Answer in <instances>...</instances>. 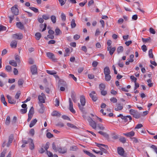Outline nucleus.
Returning <instances> with one entry per match:
<instances>
[{
  "instance_id": "f257e3e1",
  "label": "nucleus",
  "mask_w": 157,
  "mask_h": 157,
  "mask_svg": "<svg viewBox=\"0 0 157 157\" xmlns=\"http://www.w3.org/2000/svg\"><path fill=\"white\" fill-rule=\"evenodd\" d=\"M130 113L133 115L134 117L136 119H139L141 116V114L137 110L133 109H131L129 111Z\"/></svg>"
},
{
  "instance_id": "f03ea898",
  "label": "nucleus",
  "mask_w": 157,
  "mask_h": 157,
  "mask_svg": "<svg viewBox=\"0 0 157 157\" xmlns=\"http://www.w3.org/2000/svg\"><path fill=\"white\" fill-rule=\"evenodd\" d=\"M87 121L89 123L90 125L93 128L96 129L97 128V124L93 120V119L91 118L90 117H89L87 118Z\"/></svg>"
},
{
  "instance_id": "7ed1b4c3",
  "label": "nucleus",
  "mask_w": 157,
  "mask_h": 157,
  "mask_svg": "<svg viewBox=\"0 0 157 157\" xmlns=\"http://www.w3.org/2000/svg\"><path fill=\"white\" fill-rule=\"evenodd\" d=\"M118 117H120L123 120L124 122H128V120L130 121L132 120V118L130 116H123L122 114H120L117 116Z\"/></svg>"
},
{
  "instance_id": "20e7f679",
  "label": "nucleus",
  "mask_w": 157,
  "mask_h": 157,
  "mask_svg": "<svg viewBox=\"0 0 157 157\" xmlns=\"http://www.w3.org/2000/svg\"><path fill=\"white\" fill-rule=\"evenodd\" d=\"M47 56L50 59H52V61L54 62H56L57 59L56 58L54 54L51 52H48L46 54Z\"/></svg>"
},
{
  "instance_id": "39448f33",
  "label": "nucleus",
  "mask_w": 157,
  "mask_h": 157,
  "mask_svg": "<svg viewBox=\"0 0 157 157\" xmlns=\"http://www.w3.org/2000/svg\"><path fill=\"white\" fill-rule=\"evenodd\" d=\"M89 96L91 98L93 101H96L97 100V94L95 91H93L89 94Z\"/></svg>"
},
{
  "instance_id": "423d86ee",
  "label": "nucleus",
  "mask_w": 157,
  "mask_h": 157,
  "mask_svg": "<svg viewBox=\"0 0 157 157\" xmlns=\"http://www.w3.org/2000/svg\"><path fill=\"white\" fill-rule=\"evenodd\" d=\"M69 109L70 111L73 113H75V111L73 108V104L72 101L71 99L70 98H69Z\"/></svg>"
},
{
  "instance_id": "0eeeda50",
  "label": "nucleus",
  "mask_w": 157,
  "mask_h": 157,
  "mask_svg": "<svg viewBox=\"0 0 157 157\" xmlns=\"http://www.w3.org/2000/svg\"><path fill=\"white\" fill-rule=\"evenodd\" d=\"M12 37L14 39L21 40L23 38V36L22 33H19L13 34L12 35Z\"/></svg>"
},
{
  "instance_id": "6e6552de",
  "label": "nucleus",
  "mask_w": 157,
  "mask_h": 157,
  "mask_svg": "<svg viewBox=\"0 0 157 157\" xmlns=\"http://www.w3.org/2000/svg\"><path fill=\"white\" fill-rule=\"evenodd\" d=\"M31 72L32 75H35L37 73V69L36 66L35 65L31 66L30 68Z\"/></svg>"
},
{
  "instance_id": "1a4fd4ad",
  "label": "nucleus",
  "mask_w": 157,
  "mask_h": 157,
  "mask_svg": "<svg viewBox=\"0 0 157 157\" xmlns=\"http://www.w3.org/2000/svg\"><path fill=\"white\" fill-rule=\"evenodd\" d=\"M11 10L12 13L14 15L17 16L18 14V9L15 6L12 7Z\"/></svg>"
},
{
  "instance_id": "9d476101",
  "label": "nucleus",
  "mask_w": 157,
  "mask_h": 157,
  "mask_svg": "<svg viewBox=\"0 0 157 157\" xmlns=\"http://www.w3.org/2000/svg\"><path fill=\"white\" fill-rule=\"evenodd\" d=\"M117 153L120 155L123 156L124 152V149L121 147H118L117 148Z\"/></svg>"
},
{
  "instance_id": "9b49d317",
  "label": "nucleus",
  "mask_w": 157,
  "mask_h": 157,
  "mask_svg": "<svg viewBox=\"0 0 157 157\" xmlns=\"http://www.w3.org/2000/svg\"><path fill=\"white\" fill-rule=\"evenodd\" d=\"M7 98L8 99V102L9 103L11 104H15L16 103L15 100L12 98V97L9 95H7Z\"/></svg>"
},
{
  "instance_id": "f8f14e48",
  "label": "nucleus",
  "mask_w": 157,
  "mask_h": 157,
  "mask_svg": "<svg viewBox=\"0 0 157 157\" xmlns=\"http://www.w3.org/2000/svg\"><path fill=\"white\" fill-rule=\"evenodd\" d=\"M57 151L60 153L64 154L67 152V149L65 147L62 148L60 147L57 148Z\"/></svg>"
},
{
  "instance_id": "ddd939ff",
  "label": "nucleus",
  "mask_w": 157,
  "mask_h": 157,
  "mask_svg": "<svg viewBox=\"0 0 157 157\" xmlns=\"http://www.w3.org/2000/svg\"><path fill=\"white\" fill-rule=\"evenodd\" d=\"M29 140H30L29 143V148L31 150H33L34 149L35 146L33 142V139L29 138Z\"/></svg>"
},
{
  "instance_id": "4468645a",
  "label": "nucleus",
  "mask_w": 157,
  "mask_h": 157,
  "mask_svg": "<svg viewBox=\"0 0 157 157\" xmlns=\"http://www.w3.org/2000/svg\"><path fill=\"white\" fill-rule=\"evenodd\" d=\"M80 102L81 105H85L86 103L85 98L84 96L81 95L80 96Z\"/></svg>"
},
{
  "instance_id": "2eb2a0df",
  "label": "nucleus",
  "mask_w": 157,
  "mask_h": 157,
  "mask_svg": "<svg viewBox=\"0 0 157 157\" xmlns=\"http://www.w3.org/2000/svg\"><path fill=\"white\" fill-rule=\"evenodd\" d=\"M104 75L110 74L111 72L109 68L108 67H106L104 69Z\"/></svg>"
},
{
  "instance_id": "dca6fc26",
  "label": "nucleus",
  "mask_w": 157,
  "mask_h": 157,
  "mask_svg": "<svg viewBox=\"0 0 157 157\" xmlns=\"http://www.w3.org/2000/svg\"><path fill=\"white\" fill-rule=\"evenodd\" d=\"M17 27L21 29H23L24 28L23 25L21 22H17L16 23Z\"/></svg>"
},
{
  "instance_id": "f3484780",
  "label": "nucleus",
  "mask_w": 157,
  "mask_h": 157,
  "mask_svg": "<svg viewBox=\"0 0 157 157\" xmlns=\"http://www.w3.org/2000/svg\"><path fill=\"white\" fill-rule=\"evenodd\" d=\"M71 96L73 101L76 103L77 101V100L76 98L75 95V92L74 91H71Z\"/></svg>"
},
{
  "instance_id": "a211bd4d",
  "label": "nucleus",
  "mask_w": 157,
  "mask_h": 157,
  "mask_svg": "<svg viewBox=\"0 0 157 157\" xmlns=\"http://www.w3.org/2000/svg\"><path fill=\"white\" fill-rule=\"evenodd\" d=\"M1 100L5 105L7 106V103L5 101L4 96L3 94L1 95Z\"/></svg>"
},
{
  "instance_id": "6ab92c4d",
  "label": "nucleus",
  "mask_w": 157,
  "mask_h": 157,
  "mask_svg": "<svg viewBox=\"0 0 157 157\" xmlns=\"http://www.w3.org/2000/svg\"><path fill=\"white\" fill-rule=\"evenodd\" d=\"M17 42L16 40L12 41L10 43V46L12 48H15L17 47Z\"/></svg>"
},
{
  "instance_id": "aec40b11",
  "label": "nucleus",
  "mask_w": 157,
  "mask_h": 157,
  "mask_svg": "<svg viewBox=\"0 0 157 157\" xmlns=\"http://www.w3.org/2000/svg\"><path fill=\"white\" fill-rule=\"evenodd\" d=\"M37 120L36 119H35L32 120L29 124V127L30 128L33 127L37 122Z\"/></svg>"
},
{
  "instance_id": "412c9836",
  "label": "nucleus",
  "mask_w": 157,
  "mask_h": 157,
  "mask_svg": "<svg viewBox=\"0 0 157 157\" xmlns=\"http://www.w3.org/2000/svg\"><path fill=\"white\" fill-rule=\"evenodd\" d=\"M52 115L53 116L60 117L61 116V114L57 111H54L52 113Z\"/></svg>"
},
{
  "instance_id": "4be33fe9",
  "label": "nucleus",
  "mask_w": 157,
  "mask_h": 157,
  "mask_svg": "<svg viewBox=\"0 0 157 157\" xmlns=\"http://www.w3.org/2000/svg\"><path fill=\"white\" fill-rule=\"evenodd\" d=\"M98 133L101 135L103 136L106 138L108 139L109 138V135L105 132H104L101 131L98 132Z\"/></svg>"
},
{
  "instance_id": "5701e85b",
  "label": "nucleus",
  "mask_w": 157,
  "mask_h": 157,
  "mask_svg": "<svg viewBox=\"0 0 157 157\" xmlns=\"http://www.w3.org/2000/svg\"><path fill=\"white\" fill-rule=\"evenodd\" d=\"M76 24L75 23V20L74 19H72L71 22V26L72 29H73L76 27Z\"/></svg>"
},
{
  "instance_id": "b1692460",
  "label": "nucleus",
  "mask_w": 157,
  "mask_h": 157,
  "mask_svg": "<svg viewBox=\"0 0 157 157\" xmlns=\"http://www.w3.org/2000/svg\"><path fill=\"white\" fill-rule=\"evenodd\" d=\"M9 64L14 67H17V62L13 60H10L9 62Z\"/></svg>"
},
{
  "instance_id": "393cba45",
  "label": "nucleus",
  "mask_w": 157,
  "mask_h": 157,
  "mask_svg": "<svg viewBox=\"0 0 157 157\" xmlns=\"http://www.w3.org/2000/svg\"><path fill=\"white\" fill-rule=\"evenodd\" d=\"M78 105L79 108L80 110L83 113H84L85 111V109L83 107L84 105H80L79 103H78Z\"/></svg>"
},
{
  "instance_id": "a878e982",
  "label": "nucleus",
  "mask_w": 157,
  "mask_h": 157,
  "mask_svg": "<svg viewBox=\"0 0 157 157\" xmlns=\"http://www.w3.org/2000/svg\"><path fill=\"white\" fill-rule=\"evenodd\" d=\"M105 79L106 81H109L111 78V77L110 74H105Z\"/></svg>"
},
{
  "instance_id": "bb28decb",
  "label": "nucleus",
  "mask_w": 157,
  "mask_h": 157,
  "mask_svg": "<svg viewBox=\"0 0 157 157\" xmlns=\"http://www.w3.org/2000/svg\"><path fill=\"white\" fill-rule=\"evenodd\" d=\"M38 99L40 103H44L45 102V99L42 96L40 95L38 96Z\"/></svg>"
},
{
  "instance_id": "cd10ccee",
  "label": "nucleus",
  "mask_w": 157,
  "mask_h": 157,
  "mask_svg": "<svg viewBox=\"0 0 157 157\" xmlns=\"http://www.w3.org/2000/svg\"><path fill=\"white\" fill-rule=\"evenodd\" d=\"M47 26V25L46 23H44V24H41L40 25V28H42L43 27H44V28L42 30V32L46 30Z\"/></svg>"
},
{
  "instance_id": "c85d7f7f",
  "label": "nucleus",
  "mask_w": 157,
  "mask_h": 157,
  "mask_svg": "<svg viewBox=\"0 0 157 157\" xmlns=\"http://www.w3.org/2000/svg\"><path fill=\"white\" fill-rule=\"evenodd\" d=\"M10 121H11L10 117L8 116L6 118L5 123L6 125H9L10 122Z\"/></svg>"
},
{
  "instance_id": "c756f323",
  "label": "nucleus",
  "mask_w": 157,
  "mask_h": 157,
  "mask_svg": "<svg viewBox=\"0 0 157 157\" xmlns=\"http://www.w3.org/2000/svg\"><path fill=\"white\" fill-rule=\"evenodd\" d=\"M35 36H36V39L37 40H39L40 39V37L41 36V33H36L35 34Z\"/></svg>"
},
{
  "instance_id": "7c9ffc66",
  "label": "nucleus",
  "mask_w": 157,
  "mask_h": 157,
  "mask_svg": "<svg viewBox=\"0 0 157 157\" xmlns=\"http://www.w3.org/2000/svg\"><path fill=\"white\" fill-rule=\"evenodd\" d=\"M105 88V85L103 83H101L99 85V88L101 90H104Z\"/></svg>"
},
{
  "instance_id": "2f4dec72",
  "label": "nucleus",
  "mask_w": 157,
  "mask_h": 157,
  "mask_svg": "<svg viewBox=\"0 0 157 157\" xmlns=\"http://www.w3.org/2000/svg\"><path fill=\"white\" fill-rule=\"evenodd\" d=\"M119 140L121 142L124 144L126 142V138L123 136L121 137L119 139Z\"/></svg>"
},
{
  "instance_id": "473e14b6",
  "label": "nucleus",
  "mask_w": 157,
  "mask_h": 157,
  "mask_svg": "<svg viewBox=\"0 0 157 157\" xmlns=\"http://www.w3.org/2000/svg\"><path fill=\"white\" fill-rule=\"evenodd\" d=\"M97 126L100 130H103L105 129V127H104L101 124H98L97 125Z\"/></svg>"
},
{
  "instance_id": "72a5a7b5",
  "label": "nucleus",
  "mask_w": 157,
  "mask_h": 157,
  "mask_svg": "<svg viewBox=\"0 0 157 157\" xmlns=\"http://www.w3.org/2000/svg\"><path fill=\"white\" fill-rule=\"evenodd\" d=\"M123 48L121 46H119L117 49V51L118 54L123 52Z\"/></svg>"
},
{
  "instance_id": "f704fd0d",
  "label": "nucleus",
  "mask_w": 157,
  "mask_h": 157,
  "mask_svg": "<svg viewBox=\"0 0 157 157\" xmlns=\"http://www.w3.org/2000/svg\"><path fill=\"white\" fill-rule=\"evenodd\" d=\"M55 31L56 33L55 35L56 36L59 35L62 33L61 31L58 28L55 29Z\"/></svg>"
},
{
  "instance_id": "c9c22d12",
  "label": "nucleus",
  "mask_w": 157,
  "mask_h": 157,
  "mask_svg": "<svg viewBox=\"0 0 157 157\" xmlns=\"http://www.w3.org/2000/svg\"><path fill=\"white\" fill-rule=\"evenodd\" d=\"M46 72L47 73L51 75H54L56 74L57 73V72L55 71H52L47 70H46Z\"/></svg>"
},
{
  "instance_id": "e433bc0d",
  "label": "nucleus",
  "mask_w": 157,
  "mask_h": 157,
  "mask_svg": "<svg viewBox=\"0 0 157 157\" xmlns=\"http://www.w3.org/2000/svg\"><path fill=\"white\" fill-rule=\"evenodd\" d=\"M15 59L16 61V62L17 63H19L20 62L21 60L20 58V56L18 55H15Z\"/></svg>"
},
{
  "instance_id": "4c0bfd02",
  "label": "nucleus",
  "mask_w": 157,
  "mask_h": 157,
  "mask_svg": "<svg viewBox=\"0 0 157 157\" xmlns=\"http://www.w3.org/2000/svg\"><path fill=\"white\" fill-rule=\"evenodd\" d=\"M51 19L53 23L54 24L56 23V17L55 16H51Z\"/></svg>"
},
{
  "instance_id": "58836bf2",
  "label": "nucleus",
  "mask_w": 157,
  "mask_h": 157,
  "mask_svg": "<svg viewBox=\"0 0 157 157\" xmlns=\"http://www.w3.org/2000/svg\"><path fill=\"white\" fill-rule=\"evenodd\" d=\"M147 82L148 83V85L149 87H151L153 86V83H151V79H149L147 80Z\"/></svg>"
},
{
  "instance_id": "ea45409f",
  "label": "nucleus",
  "mask_w": 157,
  "mask_h": 157,
  "mask_svg": "<svg viewBox=\"0 0 157 157\" xmlns=\"http://www.w3.org/2000/svg\"><path fill=\"white\" fill-rule=\"evenodd\" d=\"M12 67L9 65L6 66L5 67V70L8 72H10L11 71Z\"/></svg>"
},
{
  "instance_id": "a19ab883",
  "label": "nucleus",
  "mask_w": 157,
  "mask_h": 157,
  "mask_svg": "<svg viewBox=\"0 0 157 157\" xmlns=\"http://www.w3.org/2000/svg\"><path fill=\"white\" fill-rule=\"evenodd\" d=\"M34 113V108L33 107H32L29 110L28 114L33 115Z\"/></svg>"
},
{
  "instance_id": "79ce46f5",
  "label": "nucleus",
  "mask_w": 157,
  "mask_h": 157,
  "mask_svg": "<svg viewBox=\"0 0 157 157\" xmlns=\"http://www.w3.org/2000/svg\"><path fill=\"white\" fill-rule=\"evenodd\" d=\"M24 82V80L22 79H20L18 82V84L19 86H22Z\"/></svg>"
},
{
  "instance_id": "37998d69",
  "label": "nucleus",
  "mask_w": 157,
  "mask_h": 157,
  "mask_svg": "<svg viewBox=\"0 0 157 157\" xmlns=\"http://www.w3.org/2000/svg\"><path fill=\"white\" fill-rule=\"evenodd\" d=\"M149 56L150 58H153L154 55L152 53V49H150L149 51Z\"/></svg>"
},
{
  "instance_id": "c03bdc74",
  "label": "nucleus",
  "mask_w": 157,
  "mask_h": 157,
  "mask_svg": "<svg viewBox=\"0 0 157 157\" xmlns=\"http://www.w3.org/2000/svg\"><path fill=\"white\" fill-rule=\"evenodd\" d=\"M6 27L2 25H0V32L1 31H6Z\"/></svg>"
},
{
  "instance_id": "a18cd8bd",
  "label": "nucleus",
  "mask_w": 157,
  "mask_h": 157,
  "mask_svg": "<svg viewBox=\"0 0 157 157\" xmlns=\"http://www.w3.org/2000/svg\"><path fill=\"white\" fill-rule=\"evenodd\" d=\"M116 50L115 47L112 48L109 51V53L110 55H112Z\"/></svg>"
},
{
  "instance_id": "49530a36",
  "label": "nucleus",
  "mask_w": 157,
  "mask_h": 157,
  "mask_svg": "<svg viewBox=\"0 0 157 157\" xmlns=\"http://www.w3.org/2000/svg\"><path fill=\"white\" fill-rule=\"evenodd\" d=\"M68 77L69 78H71L73 79L76 82L77 81V79L76 77H75L74 75L73 74H70L69 75Z\"/></svg>"
},
{
  "instance_id": "de8ad7c7",
  "label": "nucleus",
  "mask_w": 157,
  "mask_h": 157,
  "mask_svg": "<svg viewBox=\"0 0 157 157\" xmlns=\"http://www.w3.org/2000/svg\"><path fill=\"white\" fill-rule=\"evenodd\" d=\"M29 8L33 11L35 13H36L38 12V10L37 9L33 7H30Z\"/></svg>"
},
{
  "instance_id": "09e8293b",
  "label": "nucleus",
  "mask_w": 157,
  "mask_h": 157,
  "mask_svg": "<svg viewBox=\"0 0 157 157\" xmlns=\"http://www.w3.org/2000/svg\"><path fill=\"white\" fill-rule=\"evenodd\" d=\"M13 139V135L12 134H11L9 137V140L8 141L12 143V142Z\"/></svg>"
},
{
  "instance_id": "8fccbe9b",
  "label": "nucleus",
  "mask_w": 157,
  "mask_h": 157,
  "mask_svg": "<svg viewBox=\"0 0 157 157\" xmlns=\"http://www.w3.org/2000/svg\"><path fill=\"white\" fill-rule=\"evenodd\" d=\"M47 137L48 138H51L53 137V134L49 132H47L46 134Z\"/></svg>"
},
{
  "instance_id": "3c124183",
  "label": "nucleus",
  "mask_w": 157,
  "mask_h": 157,
  "mask_svg": "<svg viewBox=\"0 0 157 157\" xmlns=\"http://www.w3.org/2000/svg\"><path fill=\"white\" fill-rule=\"evenodd\" d=\"M61 17L62 19V20L63 21H65L66 20V17L65 14L63 13H62L61 15Z\"/></svg>"
},
{
  "instance_id": "603ef678",
  "label": "nucleus",
  "mask_w": 157,
  "mask_h": 157,
  "mask_svg": "<svg viewBox=\"0 0 157 157\" xmlns=\"http://www.w3.org/2000/svg\"><path fill=\"white\" fill-rule=\"evenodd\" d=\"M21 94L20 91H17L15 95V98L16 99H18L21 95Z\"/></svg>"
},
{
  "instance_id": "864d4df0",
  "label": "nucleus",
  "mask_w": 157,
  "mask_h": 157,
  "mask_svg": "<svg viewBox=\"0 0 157 157\" xmlns=\"http://www.w3.org/2000/svg\"><path fill=\"white\" fill-rule=\"evenodd\" d=\"M150 147L153 149L155 152L157 154V147H156L155 145H152Z\"/></svg>"
},
{
  "instance_id": "5fc2aeb1",
  "label": "nucleus",
  "mask_w": 157,
  "mask_h": 157,
  "mask_svg": "<svg viewBox=\"0 0 157 157\" xmlns=\"http://www.w3.org/2000/svg\"><path fill=\"white\" fill-rule=\"evenodd\" d=\"M6 152V149H4L3 150L2 152L1 153L0 157H4Z\"/></svg>"
},
{
  "instance_id": "6e6d98bb",
  "label": "nucleus",
  "mask_w": 157,
  "mask_h": 157,
  "mask_svg": "<svg viewBox=\"0 0 157 157\" xmlns=\"http://www.w3.org/2000/svg\"><path fill=\"white\" fill-rule=\"evenodd\" d=\"M130 138L131 139V140L133 142L135 143H137L139 142L138 140L136 137H132Z\"/></svg>"
},
{
  "instance_id": "4d7b16f0",
  "label": "nucleus",
  "mask_w": 157,
  "mask_h": 157,
  "mask_svg": "<svg viewBox=\"0 0 157 157\" xmlns=\"http://www.w3.org/2000/svg\"><path fill=\"white\" fill-rule=\"evenodd\" d=\"M55 105L56 106H58L59 105V99L56 98L55 101Z\"/></svg>"
},
{
  "instance_id": "13d9d810",
  "label": "nucleus",
  "mask_w": 157,
  "mask_h": 157,
  "mask_svg": "<svg viewBox=\"0 0 157 157\" xmlns=\"http://www.w3.org/2000/svg\"><path fill=\"white\" fill-rule=\"evenodd\" d=\"M52 147L53 149L55 151V152H57V149L56 145L55 144V143L54 142L52 144Z\"/></svg>"
},
{
  "instance_id": "bf43d9fd",
  "label": "nucleus",
  "mask_w": 157,
  "mask_h": 157,
  "mask_svg": "<svg viewBox=\"0 0 157 157\" xmlns=\"http://www.w3.org/2000/svg\"><path fill=\"white\" fill-rule=\"evenodd\" d=\"M67 126L71 128H75L76 127L74 124L69 123H67Z\"/></svg>"
},
{
  "instance_id": "052dcab7",
  "label": "nucleus",
  "mask_w": 157,
  "mask_h": 157,
  "mask_svg": "<svg viewBox=\"0 0 157 157\" xmlns=\"http://www.w3.org/2000/svg\"><path fill=\"white\" fill-rule=\"evenodd\" d=\"M110 101L113 103H116L117 101V99L114 97H113L110 98Z\"/></svg>"
},
{
  "instance_id": "680f3d73",
  "label": "nucleus",
  "mask_w": 157,
  "mask_h": 157,
  "mask_svg": "<svg viewBox=\"0 0 157 157\" xmlns=\"http://www.w3.org/2000/svg\"><path fill=\"white\" fill-rule=\"evenodd\" d=\"M42 17L43 19H44L45 20H47L49 18V15H42Z\"/></svg>"
},
{
  "instance_id": "e2e57ef3",
  "label": "nucleus",
  "mask_w": 157,
  "mask_h": 157,
  "mask_svg": "<svg viewBox=\"0 0 157 157\" xmlns=\"http://www.w3.org/2000/svg\"><path fill=\"white\" fill-rule=\"evenodd\" d=\"M59 85H62L63 86H66V84L65 82L64 81H60L59 83Z\"/></svg>"
},
{
  "instance_id": "0e129e2a",
  "label": "nucleus",
  "mask_w": 157,
  "mask_h": 157,
  "mask_svg": "<svg viewBox=\"0 0 157 157\" xmlns=\"http://www.w3.org/2000/svg\"><path fill=\"white\" fill-rule=\"evenodd\" d=\"M134 57V55L133 54H132L130 56L129 58L130 59L129 60L130 61V63H132L133 62L134 59H133V58Z\"/></svg>"
},
{
  "instance_id": "69168bd1",
  "label": "nucleus",
  "mask_w": 157,
  "mask_h": 157,
  "mask_svg": "<svg viewBox=\"0 0 157 157\" xmlns=\"http://www.w3.org/2000/svg\"><path fill=\"white\" fill-rule=\"evenodd\" d=\"M130 78L132 81H133L135 83L136 82L137 78L134 76L132 75L130 76Z\"/></svg>"
},
{
  "instance_id": "338daca9",
  "label": "nucleus",
  "mask_w": 157,
  "mask_h": 157,
  "mask_svg": "<svg viewBox=\"0 0 157 157\" xmlns=\"http://www.w3.org/2000/svg\"><path fill=\"white\" fill-rule=\"evenodd\" d=\"M98 64V63L97 61H94L93 62L92 64V65L93 67H95L97 66Z\"/></svg>"
},
{
  "instance_id": "774afa93",
  "label": "nucleus",
  "mask_w": 157,
  "mask_h": 157,
  "mask_svg": "<svg viewBox=\"0 0 157 157\" xmlns=\"http://www.w3.org/2000/svg\"><path fill=\"white\" fill-rule=\"evenodd\" d=\"M101 95L103 96H105L107 94V92L104 90H101Z\"/></svg>"
}]
</instances>
